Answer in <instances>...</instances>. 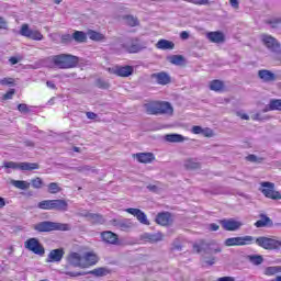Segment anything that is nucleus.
<instances>
[{
    "label": "nucleus",
    "instance_id": "1",
    "mask_svg": "<svg viewBox=\"0 0 281 281\" xmlns=\"http://www.w3.org/2000/svg\"><path fill=\"white\" fill-rule=\"evenodd\" d=\"M256 245L261 247V249H267L268 251H276L281 249V241L278 239L260 236L255 238L254 236H243V237H229L225 239V247H245L247 245Z\"/></svg>",
    "mask_w": 281,
    "mask_h": 281
},
{
    "label": "nucleus",
    "instance_id": "2",
    "mask_svg": "<svg viewBox=\"0 0 281 281\" xmlns=\"http://www.w3.org/2000/svg\"><path fill=\"white\" fill-rule=\"evenodd\" d=\"M144 109L147 115H172L175 111L166 101H148L144 104Z\"/></svg>",
    "mask_w": 281,
    "mask_h": 281
},
{
    "label": "nucleus",
    "instance_id": "3",
    "mask_svg": "<svg viewBox=\"0 0 281 281\" xmlns=\"http://www.w3.org/2000/svg\"><path fill=\"white\" fill-rule=\"evenodd\" d=\"M70 260L72 262H77L79 269H89V267H94V265H98L100 258L94 251H87L83 255L71 252Z\"/></svg>",
    "mask_w": 281,
    "mask_h": 281
},
{
    "label": "nucleus",
    "instance_id": "4",
    "mask_svg": "<svg viewBox=\"0 0 281 281\" xmlns=\"http://www.w3.org/2000/svg\"><path fill=\"white\" fill-rule=\"evenodd\" d=\"M52 63L58 69H74V67H78V63H80V58L78 56L69 55V54H60L52 57Z\"/></svg>",
    "mask_w": 281,
    "mask_h": 281
},
{
    "label": "nucleus",
    "instance_id": "5",
    "mask_svg": "<svg viewBox=\"0 0 281 281\" xmlns=\"http://www.w3.org/2000/svg\"><path fill=\"white\" fill-rule=\"evenodd\" d=\"M35 232L47 233V232H69L71 226L69 224L56 223L44 221L34 225Z\"/></svg>",
    "mask_w": 281,
    "mask_h": 281
},
{
    "label": "nucleus",
    "instance_id": "6",
    "mask_svg": "<svg viewBox=\"0 0 281 281\" xmlns=\"http://www.w3.org/2000/svg\"><path fill=\"white\" fill-rule=\"evenodd\" d=\"M38 210H55L56 212H67L69 203L66 200H44L37 203Z\"/></svg>",
    "mask_w": 281,
    "mask_h": 281
},
{
    "label": "nucleus",
    "instance_id": "7",
    "mask_svg": "<svg viewBox=\"0 0 281 281\" xmlns=\"http://www.w3.org/2000/svg\"><path fill=\"white\" fill-rule=\"evenodd\" d=\"M78 261L71 260V252L67 256V263L61 268L59 273L67 276L68 278H80V276H87V272L76 271V267H80Z\"/></svg>",
    "mask_w": 281,
    "mask_h": 281
},
{
    "label": "nucleus",
    "instance_id": "8",
    "mask_svg": "<svg viewBox=\"0 0 281 281\" xmlns=\"http://www.w3.org/2000/svg\"><path fill=\"white\" fill-rule=\"evenodd\" d=\"M24 247L27 249V251H32V254H35V256H45V247L38 238L31 237L24 241Z\"/></svg>",
    "mask_w": 281,
    "mask_h": 281
},
{
    "label": "nucleus",
    "instance_id": "9",
    "mask_svg": "<svg viewBox=\"0 0 281 281\" xmlns=\"http://www.w3.org/2000/svg\"><path fill=\"white\" fill-rule=\"evenodd\" d=\"M4 168H11V170H22L32 172V170H38V168H41V165H38V162L7 161L4 162Z\"/></svg>",
    "mask_w": 281,
    "mask_h": 281
},
{
    "label": "nucleus",
    "instance_id": "10",
    "mask_svg": "<svg viewBox=\"0 0 281 281\" xmlns=\"http://www.w3.org/2000/svg\"><path fill=\"white\" fill-rule=\"evenodd\" d=\"M261 192L266 199H271L272 201H280L281 193L276 191V183L273 182H261Z\"/></svg>",
    "mask_w": 281,
    "mask_h": 281
},
{
    "label": "nucleus",
    "instance_id": "11",
    "mask_svg": "<svg viewBox=\"0 0 281 281\" xmlns=\"http://www.w3.org/2000/svg\"><path fill=\"white\" fill-rule=\"evenodd\" d=\"M134 71H135V68L133 66L116 65L114 66L112 74H114V76H117L119 78H128L130 76H133Z\"/></svg>",
    "mask_w": 281,
    "mask_h": 281
},
{
    "label": "nucleus",
    "instance_id": "12",
    "mask_svg": "<svg viewBox=\"0 0 281 281\" xmlns=\"http://www.w3.org/2000/svg\"><path fill=\"white\" fill-rule=\"evenodd\" d=\"M220 224L222 225L223 229H225V232H238V229L243 225V222L236 221L234 218H228L221 220Z\"/></svg>",
    "mask_w": 281,
    "mask_h": 281
},
{
    "label": "nucleus",
    "instance_id": "13",
    "mask_svg": "<svg viewBox=\"0 0 281 281\" xmlns=\"http://www.w3.org/2000/svg\"><path fill=\"white\" fill-rule=\"evenodd\" d=\"M157 225H160L161 227H169V225H172V213L170 212H160L156 215L155 218Z\"/></svg>",
    "mask_w": 281,
    "mask_h": 281
},
{
    "label": "nucleus",
    "instance_id": "14",
    "mask_svg": "<svg viewBox=\"0 0 281 281\" xmlns=\"http://www.w3.org/2000/svg\"><path fill=\"white\" fill-rule=\"evenodd\" d=\"M101 240L106 245H120V236L111 231H103L101 233Z\"/></svg>",
    "mask_w": 281,
    "mask_h": 281
},
{
    "label": "nucleus",
    "instance_id": "15",
    "mask_svg": "<svg viewBox=\"0 0 281 281\" xmlns=\"http://www.w3.org/2000/svg\"><path fill=\"white\" fill-rule=\"evenodd\" d=\"M263 43L270 52H274V54H281V45L278 43V40L273 36H266L263 38Z\"/></svg>",
    "mask_w": 281,
    "mask_h": 281
},
{
    "label": "nucleus",
    "instance_id": "16",
    "mask_svg": "<svg viewBox=\"0 0 281 281\" xmlns=\"http://www.w3.org/2000/svg\"><path fill=\"white\" fill-rule=\"evenodd\" d=\"M111 225L121 232H128V229H133L134 226L131 220H112Z\"/></svg>",
    "mask_w": 281,
    "mask_h": 281
},
{
    "label": "nucleus",
    "instance_id": "17",
    "mask_svg": "<svg viewBox=\"0 0 281 281\" xmlns=\"http://www.w3.org/2000/svg\"><path fill=\"white\" fill-rule=\"evenodd\" d=\"M65 257V249L64 248H57L49 251L46 262H60L63 258Z\"/></svg>",
    "mask_w": 281,
    "mask_h": 281
},
{
    "label": "nucleus",
    "instance_id": "18",
    "mask_svg": "<svg viewBox=\"0 0 281 281\" xmlns=\"http://www.w3.org/2000/svg\"><path fill=\"white\" fill-rule=\"evenodd\" d=\"M143 243H161L164 240V234L161 233H144L142 236Z\"/></svg>",
    "mask_w": 281,
    "mask_h": 281
},
{
    "label": "nucleus",
    "instance_id": "19",
    "mask_svg": "<svg viewBox=\"0 0 281 281\" xmlns=\"http://www.w3.org/2000/svg\"><path fill=\"white\" fill-rule=\"evenodd\" d=\"M258 78H260L262 82H276V80H278V76L271 72V70H267V69L259 70Z\"/></svg>",
    "mask_w": 281,
    "mask_h": 281
},
{
    "label": "nucleus",
    "instance_id": "20",
    "mask_svg": "<svg viewBox=\"0 0 281 281\" xmlns=\"http://www.w3.org/2000/svg\"><path fill=\"white\" fill-rule=\"evenodd\" d=\"M209 89L211 91H215V93H223V92L227 91V88L225 87V82L220 79L210 81Z\"/></svg>",
    "mask_w": 281,
    "mask_h": 281
},
{
    "label": "nucleus",
    "instance_id": "21",
    "mask_svg": "<svg viewBox=\"0 0 281 281\" xmlns=\"http://www.w3.org/2000/svg\"><path fill=\"white\" fill-rule=\"evenodd\" d=\"M212 245H216V241L207 243L205 239H200L198 243L193 244V250L195 254H201V251H205V249H210Z\"/></svg>",
    "mask_w": 281,
    "mask_h": 281
},
{
    "label": "nucleus",
    "instance_id": "22",
    "mask_svg": "<svg viewBox=\"0 0 281 281\" xmlns=\"http://www.w3.org/2000/svg\"><path fill=\"white\" fill-rule=\"evenodd\" d=\"M64 45H78L80 43H87V36H67L61 38Z\"/></svg>",
    "mask_w": 281,
    "mask_h": 281
},
{
    "label": "nucleus",
    "instance_id": "23",
    "mask_svg": "<svg viewBox=\"0 0 281 281\" xmlns=\"http://www.w3.org/2000/svg\"><path fill=\"white\" fill-rule=\"evenodd\" d=\"M151 78L156 79L157 85H170V75L167 72L153 74Z\"/></svg>",
    "mask_w": 281,
    "mask_h": 281
},
{
    "label": "nucleus",
    "instance_id": "24",
    "mask_svg": "<svg viewBox=\"0 0 281 281\" xmlns=\"http://www.w3.org/2000/svg\"><path fill=\"white\" fill-rule=\"evenodd\" d=\"M168 63L176 65V67L186 66V57L183 55H171L167 57Z\"/></svg>",
    "mask_w": 281,
    "mask_h": 281
},
{
    "label": "nucleus",
    "instance_id": "25",
    "mask_svg": "<svg viewBox=\"0 0 281 281\" xmlns=\"http://www.w3.org/2000/svg\"><path fill=\"white\" fill-rule=\"evenodd\" d=\"M266 25L269 26L270 30H280L281 27V18L280 16H271L265 20Z\"/></svg>",
    "mask_w": 281,
    "mask_h": 281
},
{
    "label": "nucleus",
    "instance_id": "26",
    "mask_svg": "<svg viewBox=\"0 0 281 281\" xmlns=\"http://www.w3.org/2000/svg\"><path fill=\"white\" fill-rule=\"evenodd\" d=\"M85 216L91 221L92 225H102L104 223V216L100 214L87 213Z\"/></svg>",
    "mask_w": 281,
    "mask_h": 281
},
{
    "label": "nucleus",
    "instance_id": "27",
    "mask_svg": "<svg viewBox=\"0 0 281 281\" xmlns=\"http://www.w3.org/2000/svg\"><path fill=\"white\" fill-rule=\"evenodd\" d=\"M165 139L170 144H181L182 142H186V137L181 134H167Z\"/></svg>",
    "mask_w": 281,
    "mask_h": 281
},
{
    "label": "nucleus",
    "instance_id": "28",
    "mask_svg": "<svg viewBox=\"0 0 281 281\" xmlns=\"http://www.w3.org/2000/svg\"><path fill=\"white\" fill-rule=\"evenodd\" d=\"M156 47L157 49H175V43L168 40H159Z\"/></svg>",
    "mask_w": 281,
    "mask_h": 281
},
{
    "label": "nucleus",
    "instance_id": "29",
    "mask_svg": "<svg viewBox=\"0 0 281 281\" xmlns=\"http://www.w3.org/2000/svg\"><path fill=\"white\" fill-rule=\"evenodd\" d=\"M263 111H281V99H271L268 108Z\"/></svg>",
    "mask_w": 281,
    "mask_h": 281
},
{
    "label": "nucleus",
    "instance_id": "30",
    "mask_svg": "<svg viewBox=\"0 0 281 281\" xmlns=\"http://www.w3.org/2000/svg\"><path fill=\"white\" fill-rule=\"evenodd\" d=\"M12 186L18 190H30L31 183L25 180H12Z\"/></svg>",
    "mask_w": 281,
    "mask_h": 281
},
{
    "label": "nucleus",
    "instance_id": "31",
    "mask_svg": "<svg viewBox=\"0 0 281 281\" xmlns=\"http://www.w3.org/2000/svg\"><path fill=\"white\" fill-rule=\"evenodd\" d=\"M247 260L251 262V265H255V267H258L265 262V258H262V255H248Z\"/></svg>",
    "mask_w": 281,
    "mask_h": 281
},
{
    "label": "nucleus",
    "instance_id": "32",
    "mask_svg": "<svg viewBox=\"0 0 281 281\" xmlns=\"http://www.w3.org/2000/svg\"><path fill=\"white\" fill-rule=\"evenodd\" d=\"M90 273L97 278H104V276H109V273H111V270L106 268H95L94 270H91Z\"/></svg>",
    "mask_w": 281,
    "mask_h": 281
},
{
    "label": "nucleus",
    "instance_id": "33",
    "mask_svg": "<svg viewBox=\"0 0 281 281\" xmlns=\"http://www.w3.org/2000/svg\"><path fill=\"white\" fill-rule=\"evenodd\" d=\"M267 225H273V222L267 215H261V220L255 223V227H267Z\"/></svg>",
    "mask_w": 281,
    "mask_h": 281
},
{
    "label": "nucleus",
    "instance_id": "34",
    "mask_svg": "<svg viewBox=\"0 0 281 281\" xmlns=\"http://www.w3.org/2000/svg\"><path fill=\"white\" fill-rule=\"evenodd\" d=\"M123 19L125 21V25H128L130 27H136V25H139V20L133 15H125Z\"/></svg>",
    "mask_w": 281,
    "mask_h": 281
},
{
    "label": "nucleus",
    "instance_id": "35",
    "mask_svg": "<svg viewBox=\"0 0 281 281\" xmlns=\"http://www.w3.org/2000/svg\"><path fill=\"white\" fill-rule=\"evenodd\" d=\"M277 273H280V266H270L263 270V276L271 277L277 276Z\"/></svg>",
    "mask_w": 281,
    "mask_h": 281
},
{
    "label": "nucleus",
    "instance_id": "36",
    "mask_svg": "<svg viewBox=\"0 0 281 281\" xmlns=\"http://www.w3.org/2000/svg\"><path fill=\"white\" fill-rule=\"evenodd\" d=\"M124 49L127 54H137L139 52L140 47L138 44L132 43L124 46Z\"/></svg>",
    "mask_w": 281,
    "mask_h": 281
},
{
    "label": "nucleus",
    "instance_id": "37",
    "mask_svg": "<svg viewBox=\"0 0 281 281\" xmlns=\"http://www.w3.org/2000/svg\"><path fill=\"white\" fill-rule=\"evenodd\" d=\"M155 161V154L142 153V164H153Z\"/></svg>",
    "mask_w": 281,
    "mask_h": 281
},
{
    "label": "nucleus",
    "instance_id": "38",
    "mask_svg": "<svg viewBox=\"0 0 281 281\" xmlns=\"http://www.w3.org/2000/svg\"><path fill=\"white\" fill-rule=\"evenodd\" d=\"M186 168H188V170H198V168H201V164L190 158L186 161Z\"/></svg>",
    "mask_w": 281,
    "mask_h": 281
},
{
    "label": "nucleus",
    "instance_id": "39",
    "mask_svg": "<svg viewBox=\"0 0 281 281\" xmlns=\"http://www.w3.org/2000/svg\"><path fill=\"white\" fill-rule=\"evenodd\" d=\"M31 186L35 190H41V188H43V186H44L43 179H41L40 177L33 178L31 180Z\"/></svg>",
    "mask_w": 281,
    "mask_h": 281
},
{
    "label": "nucleus",
    "instance_id": "40",
    "mask_svg": "<svg viewBox=\"0 0 281 281\" xmlns=\"http://www.w3.org/2000/svg\"><path fill=\"white\" fill-rule=\"evenodd\" d=\"M63 189L60 188V186H58V183L56 182H50L48 184V192L49 194H58V192H60Z\"/></svg>",
    "mask_w": 281,
    "mask_h": 281
},
{
    "label": "nucleus",
    "instance_id": "41",
    "mask_svg": "<svg viewBox=\"0 0 281 281\" xmlns=\"http://www.w3.org/2000/svg\"><path fill=\"white\" fill-rule=\"evenodd\" d=\"M125 212L127 214H132V216H136L138 221H142V210L139 209H126Z\"/></svg>",
    "mask_w": 281,
    "mask_h": 281
},
{
    "label": "nucleus",
    "instance_id": "42",
    "mask_svg": "<svg viewBox=\"0 0 281 281\" xmlns=\"http://www.w3.org/2000/svg\"><path fill=\"white\" fill-rule=\"evenodd\" d=\"M95 86L98 87V89H109L111 87L109 81H105L103 79H97Z\"/></svg>",
    "mask_w": 281,
    "mask_h": 281
},
{
    "label": "nucleus",
    "instance_id": "43",
    "mask_svg": "<svg viewBox=\"0 0 281 281\" xmlns=\"http://www.w3.org/2000/svg\"><path fill=\"white\" fill-rule=\"evenodd\" d=\"M265 160V158H258V156L250 154L246 157V161H250L251 164H260Z\"/></svg>",
    "mask_w": 281,
    "mask_h": 281
},
{
    "label": "nucleus",
    "instance_id": "44",
    "mask_svg": "<svg viewBox=\"0 0 281 281\" xmlns=\"http://www.w3.org/2000/svg\"><path fill=\"white\" fill-rule=\"evenodd\" d=\"M147 190H149V192H158L161 190V182L156 181L155 184H147Z\"/></svg>",
    "mask_w": 281,
    "mask_h": 281
},
{
    "label": "nucleus",
    "instance_id": "45",
    "mask_svg": "<svg viewBox=\"0 0 281 281\" xmlns=\"http://www.w3.org/2000/svg\"><path fill=\"white\" fill-rule=\"evenodd\" d=\"M20 34H21V36H32V31H30V25L29 24H22Z\"/></svg>",
    "mask_w": 281,
    "mask_h": 281
},
{
    "label": "nucleus",
    "instance_id": "46",
    "mask_svg": "<svg viewBox=\"0 0 281 281\" xmlns=\"http://www.w3.org/2000/svg\"><path fill=\"white\" fill-rule=\"evenodd\" d=\"M209 43H216L217 45L221 43H225V36H209Z\"/></svg>",
    "mask_w": 281,
    "mask_h": 281
},
{
    "label": "nucleus",
    "instance_id": "47",
    "mask_svg": "<svg viewBox=\"0 0 281 281\" xmlns=\"http://www.w3.org/2000/svg\"><path fill=\"white\" fill-rule=\"evenodd\" d=\"M0 85H2V87H12L14 86V78H3L0 80Z\"/></svg>",
    "mask_w": 281,
    "mask_h": 281
},
{
    "label": "nucleus",
    "instance_id": "48",
    "mask_svg": "<svg viewBox=\"0 0 281 281\" xmlns=\"http://www.w3.org/2000/svg\"><path fill=\"white\" fill-rule=\"evenodd\" d=\"M15 93H16V90L10 89L7 93L3 94L2 100H12Z\"/></svg>",
    "mask_w": 281,
    "mask_h": 281
},
{
    "label": "nucleus",
    "instance_id": "49",
    "mask_svg": "<svg viewBox=\"0 0 281 281\" xmlns=\"http://www.w3.org/2000/svg\"><path fill=\"white\" fill-rule=\"evenodd\" d=\"M202 135L204 137H213L214 136V132L212 131V128L205 127V128L202 130Z\"/></svg>",
    "mask_w": 281,
    "mask_h": 281
},
{
    "label": "nucleus",
    "instance_id": "50",
    "mask_svg": "<svg viewBox=\"0 0 281 281\" xmlns=\"http://www.w3.org/2000/svg\"><path fill=\"white\" fill-rule=\"evenodd\" d=\"M191 133H193V135H202L203 134V127H201L199 125H194L191 128Z\"/></svg>",
    "mask_w": 281,
    "mask_h": 281
},
{
    "label": "nucleus",
    "instance_id": "51",
    "mask_svg": "<svg viewBox=\"0 0 281 281\" xmlns=\"http://www.w3.org/2000/svg\"><path fill=\"white\" fill-rule=\"evenodd\" d=\"M18 111H20V113H30V108H27V104L25 103H20L18 105Z\"/></svg>",
    "mask_w": 281,
    "mask_h": 281
},
{
    "label": "nucleus",
    "instance_id": "52",
    "mask_svg": "<svg viewBox=\"0 0 281 281\" xmlns=\"http://www.w3.org/2000/svg\"><path fill=\"white\" fill-rule=\"evenodd\" d=\"M0 30H8V21L3 16H0Z\"/></svg>",
    "mask_w": 281,
    "mask_h": 281
},
{
    "label": "nucleus",
    "instance_id": "53",
    "mask_svg": "<svg viewBox=\"0 0 281 281\" xmlns=\"http://www.w3.org/2000/svg\"><path fill=\"white\" fill-rule=\"evenodd\" d=\"M205 265H207L209 267L216 265V257H211L207 260H205Z\"/></svg>",
    "mask_w": 281,
    "mask_h": 281
},
{
    "label": "nucleus",
    "instance_id": "54",
    "mask_svg": "<svg viewBox=\"0 0 281 281\" xmlns=\"http://www.w3.org/2000/svg\"><path fill=\"white\" fill-rule=\"evenodd\" d=\"M191 3H195L196 5H205L209 0H189Z\"/></svg>",
    "mask_w": 281,
    "mask_h": 281
},
{
    "label": "nucleus",
    "instance_id": "55",
    "mask_svg": "<svg viewBox=\"0 0 281 281\" xmlns=\"http://www.w3.org/2000/svg\"><path fill=\"white\" fill-rule=\"evenodd\" d=\"M206 36H224V34L221 31H215L206 33Z\"/></svg>",
    "mask_w": 281,
    "mask_h": 281
},
{
    "label": "nucleus",
    "instance_id": "56",
    "mask_svg": "<svg viewBox=\"0 0 281 281\" xmlns=\"http://www.w3.org/2000/svg\"><path fill=\"white\" fill-rule=\"evenodd\" d=\"M218 229H221V226H218V224H215V223L210 224L211 232H218Z\"/></svg>",
    "mask_w": 281,
    "mask_h": 281
},
{
    "label": "nucleus",
    "instance_id": "57",
    "mask_svg": "<svg viewBox=\"0 0 281 281\" xmlns=\"http://www.w3.org/2000/svg\"><path fill=\"white\" fill-rule=\"evenodd\" d=\"M229 3L232 5V8H234L235 10H238V8H239L238 0H229Z\"/></svg>",
    "mask_w": 281,
    "mask_h": 281
},
{
    "label": "nucleus",
    "instance_id": "58",
    "mask_svg": "<svg viewBox=\"0 0 281 281\" xmlns=\"http://www.w3.org/2000/svg\"><path fill=\"white\" fill-rule=\"evenodd\" d=\"M142 223L143 225H150V222H148V217L145 213H142Z\"/></svg>",
    "mask_w": 281,
    "mask_h": 281
},
{
    "label": "nucleus",
    "instance_id": "59",
    "mask_svg": "<svg viewBox=\"0 0 281 281\" xmlns=\"http://www.w3.org/2000/svg\"><path fill=\"white\" fill-rule=\"evenodd\" d=\"M86 115L88 120H95V117H98V114H95L94 112H87Z\"/></svg>",
    "mask_w": 281,
    "mask_h": 281
},
{
    "label": "nucleus",
    "instance_id": "60",
    "mask_svg": "<svg viewBox=\"0 0 281 281\" xmlns=\"http://www.w3.org/2000/svg\"><path fill=\"white\" fill-rule=\"evenodd\" d=\"M217 281H236V279H234V277H222L218 278Z\"/></svg>",
    "mask_w": 281,
    "mask_h": 281
},
{
    "label": "nucleus",
    "instance_id": "61",
    "mask_svg": "<svg viewBox=\"0 0 281 281\" xmlns=\"http://www.w3.org/2000/svg\"><path fill=\"white\" fill-rule=\"evenodd\" d=\"M71 36H87V33L82 31H75Z\"/></svg>",
    "mask_w": 281,
    "mask_h": 281
},
{
    "label": "nucleus",
    "instance_id": "62",
    "mask_svg": "<svg viewBox=\"0 0 281 281\" xmlns=\"http://www.w3.org/2000/svg\"><path fill=\"white\" fill-rule=\"evenodd\" d=\"M88 36H102V34H100V33H98V32H95V31H88Z\"/></svg>",
    "mask_w": 281,
    "mask_h": 281
},
{
    "label": "nucleus",
    "instance_id": "63",
    "mask_svg": "<svg viewBox=\"0 0 281 281\" xmlns=\"http://www.w3.org/2000/svg\"><path fill=\"white\" fill-rule=\"evenodd\" d=\"M46 87H48V89H56V83H54V81H47Z\"/></svg>",
    "mask_w": 281,
    "mask_h": 281
},
{
    "label": "nucleus",
    "instance_id": "64",
    "mask_svg": "<svg viewBox=\"0 0 281 281\" xmlns=\"http://www.w3.org/2000/svg\"><path fill=\"white\" fill-rule=\"evenodd\" d=\"M237 115L240 117V120H249V115L237 113Z\"/></svg>",
    "mask_w": 281,
    "mask_h": 281
}]
</instances>
